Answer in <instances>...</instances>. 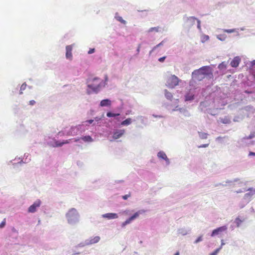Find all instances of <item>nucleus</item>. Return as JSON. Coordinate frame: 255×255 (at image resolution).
<instances>
[{"mask_svg": "<svg viewBox=\"0 0 255 255\" xmlns=\"http://www.w3.org/2000/svg\"><path fill=\"white\" fill-rule=\"evenodd\" d=\"M192 79L190 82V85L193 86L196 81H201L205 78L211 79L213 77V69L210 66H205L194 70L192 73Z\"/></svg>", "mask_w": 255, "mask_h": 255, "instance_id": "nucleus-1", "label": "nucleus"}, {"mask_svg": "<svg viewBox=\"0 0 255 255\" xmlns=\"http://www.w3.org/2000/svg\"><path fill=\"white\" fill-rule=\"evenodd\" d=\"M87 87L90 89L87 90V93L88 95L92 93L98 94L105 87V83L97 77L89 78L87 80Z\"/></svg>", "mask_w": 255, "mask_h": 255, "instance_id": "nucleus-2", "label": "nucleus"}, {"mask_svg": "<svg viewBox=\"0 0 255 255\" xmlns=\"http://www.w3.org/2000/svg\"><path fill=\"white\" fill-rule=\"evenodd\" d=\"M65 218L69 225L75 226L79 223L80 216L76 209L72 208L69 209L66 213Z\"/></svg>", "mask_w": 255, "mask_h": 255, "instance_id": "nucleus-3", "label": "nucleus"}, {"mask_svg": "<svg viewBox=\"0 0 255 255\" xmlns=\"http://www.w3.org/2000/svg\"><path fill=\"white\" fill-rule=\"evenodd\" d=\"M245 191H248V192L246 193L240 203V207L243 208L248 204L252 199L254 195L255 194V188H249L248 189H245Z\"/></svg>", "mask_w": 255, "mask_h": 255, "instance_id": "nucleus-4", "label": "nucleus"}, {"mask_svg": "<svg viewBox=\"0 0 255 255\" xmlns=\"http://www.w3.org/2000/svg\"><path fill=\"white\" fill-rule=\"evenodd\" d=\"M197 18L194 16L184 17L183 28L188 32L190 28L195 24Z\"/></svg>", "mask_w": 255, "mask_h": 255, "instance_id": "nucleus-5", "label": "nucleus"}, {"mask_svg": "<svg viewBox=\"0 0 255 255\" xmlns=\"http://www.w3.org/2000/svg\"><path fill=\"white\" fill-rule=\"evenodd\" d=\"M145 212V210H140L134 214H133L130 217L128 218L125 222H123L121 224V227L122 228H125V227L129 224H130L133 221L137 219L140 215L142 214Z\"/></svg>", "mask_w": 255, "mask_h": 255, "instance_id": "nucleus-6", "label": "nucleus"}, {"mask_svg": "<svg viewBox=\"0 0 255 255\" xmlns=\"http://www.w3.org/2000/svg\"><path fill=\"white\" fill-rule=\"evenodd\" d=\"M125 132L126 130L124 129H114L110 134V135H111L110 138H112L111 140H116L119 139L125 134Z\"/></svg>", "mask_w": 255, "mask_h": 255, "instance_id": "nucleus-7", "label": "nucleus"}, {"mask_svg": "<svg viewBox=\"0 0 255 255\" xmlns=\"http://www.w3.org/2000/svg\"><path fill=\"white\" fill-rule=\"evenodd\" d=\"M181 80H180L175 75H172L169 77L166 82V85L170 88H174L176 86L178 85L179 82Z\"/></svg>", "mask_w": 255, "mask_h": 255, "instance_id": "nucleus-8", "label": "nucleus"}, {"mask_svg": "<svg viewBox=\"0 0 255 255\" xmlns=\"http://www.w3.org/2000/svg\"><path fill=\"white\" fill-rule=\"evenodd\" d=\"M28 156H29V154L27 153H24V156H23V158H21V157L17 158V157H16L14 159V160L17 161V163H13V165L14 166H15V165H16L17 164H21V163H28L31 160L30 158H28Z\"/></svg>", "mask_w": 255, "mask_h": 255, "instance_id": "nucleus-9", "label": "nucleus"}, {"mask_svg": "<svg viewBox=\"0 0 255 255\" xmlns=\"http://www.w3.org/2000/svg\"><path fill=\"white\" fill-rule=\"evenodd\" d=\"M41 201L39 199L36 200L28 208L27 212L30 213H34L36 212L37 209L40 206Z\"/></svg>", "mask_w": 255, "mask_h": 255, "instance_id": "nucleus-10", "label": "nucleus"}, {"mask_svg": "<svg viewBox=\"0 0 255 255\" xmlns=\"http://www.w3.org/2000/svg\"><path fill=\"white\" fill-rule=\"evenodd\" d=\"M228 229V227L227 225L223 226L220 227H218L216 228V229H214L213 230L211 236V237H214L217 235H220L222 232H226L227 231Z\"/></svg>", "mask_w": 255, "mask_h": 255, "instance_id": "nucleus-11", "label": "nucleus"}, {"mask_svg": "<svg viewBox=\"0 0 255 255\" xmlns=\"http://www.w3.org/2000/svg\"><path fill=\"white\" fill-rule=\"evenodd\" d=\"M101 238L99 236L91 237L86 240V244L88 246L98 243Z\"/></svg>", "mask_w": 255, "mask_h": 255, "instance_id": "nucleus-12", "label": "nucleus"}, {"mask_svg": "<svg viewBox=\"0 0 255 255\" xmlns=\"http://www.w3.org/2000/svg\"><path fill=\"white\" fill-rule=\"evenodd\" d=\"M79 134L81 133L79 129L78 126L72 127L67 132V135L72 136H74Z\"/></svg>", "mask_w": 255, "mask_h": 255, "instance_id": "nucleus-13", "label": "nucleus"}, {"mask_svg": "<svg viewBox=\"0 0 255 255\" xmlns=\"http://www.w3.org/2000/svg\"><path fill=\"white\" fill-rule=\"evenodd\" d=\"M157 157L159 159H163L166 162V165H169L170 163L169 159L167 157L165 153L163 151H160L157 153Z\"/></svg>", "mask_w": 255, "mask_h": 255, "instance_id": "nucleus-14", "label": "nucleus"}, {"mask_svg": "<svg viewBox=\"0 0 255 255\" xmlns=\"http://www.w3.org/2000/svg\"><path fill=\"white\" fill-rule=\"evenodd\" d=\"M72 49H73V45H67L66 47L65 56H66V58L67 59H68L69 60H72V57H73L72 53Z\"/></svg>", "mask_w": 255, "mask_h": 255, "instance_id": "nucleus-15", "label": "nucleus"}, {"mask_svg": "<svg viewBox=\"0 0 255 255\" xmlns=\"http://www.w3.org/2000/svg\"><path fill=\"white\" fill-rule=\"evenodd\" d=\"M48 144L53 147H61L64 144L63 140L60 141L55 138H53V141H50Z\"/></svg>", "mask_w": 255, "mask_h": 255, "instance_id": "nucleus-16", "label": "nucleus"}, {"mask_svg": "<svg viewBox=\"0 0 255 255\" xmlns=\"http://www.w3.org/2000/svg\"><path fill=\"white\" fill-rule=\"evenodd\" d=\"M102 217L104 218H106L109 220L117 219L119 217L118 215L115 213H108L104 214L102 215Z\"/></svg>", "mask_w": 255, "mask_h": 255, "instance_id": "nucleus-17", "label": "nucleus"}, {"mask_svg": "<svg viewBox=\"0 0 255 255\" xmlns=\"http://www.w3.org/2000/svg\"><path fill=\"white\" fill-rule=\"evenodd\" d=\"M184 97L185 101H192L194 99V93L190 91L185 95Z\"/></svg>", "mask_w": 255, "mask_h": 255, "instance_id": "nucleus-18", "label": "nucleus"}, {"mask_svg": "<svg viewBox=\"0 0 255 255\" xmlns=\"http://www.w3.org/2000/svg\"><path fill=\"white\" fill-rule=\"evenodd\" d=\"M240 58L239 57H235L233 60L231 62V65L232 67H237L240 63Z\"/></svg>", "mask_w": 255, "mask_h": 255, "instance_id": "nucleus-19", "label": "nucleus"}, {"mask_svg": "<svg viewBox=\"0 0 255 255\" xmlns=\"http://www.w3.org/2000/svg\"><path fill=\"white\" fill-rule=\"evenodd\" d=\"M112 104V101L109 99H106L101 101L100 106L101 107H109Z\"/></svg>", "mask_w": 255, "mask_h": 255, "instance_id": "nucleus-20", "label": "nucleus"}, {"mask_svg": "<svg viewBox=\"0 0 255 255\" xmlns=\"http://www.w3.org/2000/svg\"><path fill=\"white\" fill-rule=\"evenodd\" d=\"M177 232L179 234H181L182 236H185L191 232V229L182 228L179 229L177 231Z\"/></svg>", "mask_w": 255, "mask_h": 255, "instance_id": "nucleus-21", "label": "nucleus"}, {"mask_svg": "<svg viewBox=\"0 0 255 255\" xmlns=\"http://www.w3.org/2000/svg\"><path fill=\"white\" fill-rule=\"evenodd\" d=\"M78 126L81 134L88 129V124H86V123H84V122L81 125H79Z\"/></svg>", "mask_w": 255, "mask_h": 255, "instance_id": "nucleus-22", "label": "nucleus"}, {"mask_svg": "<svg viewBox=\"0 0 255 255\" xmlns=\"http://www.w3.org/2000/svg\"><path fill=\"white\" fill-rule=\"evenodd\" d=\"M179 112L181 114H182L184 117H189L190 116V114L189 112V111L184 108H181L180 109Z\"/></svg>", "mask_w": 255, "mask_h": 255, "instance_id": "nucleus-23", "label": "nucleus"}, {"mask_svg": "<svg viewBox=\"0 0 255 255\" xmlns=\"http://www.w3.org/2000/svg\"><path fill=\"white\" fill-rule=\"evenodd\" d=\"M132 120L131 118H128L125 120L122 121L121 125L122 126H128L131 124Z\"/></svg>", "mask_w": 255, "mask_h": 255, "instance_id": "nucleus-24", "label": "nucleus"}, {"mask_svg": "<svg viewBox=\"0 0 255 255\" xmlns=\"http://www.w3.org/2000/svg\"><path fill=\"white\" fill-rule=\"evenodd\" d=\"M81 139H82L84 141L87 142H92L94 140L90 135L83 136L81 138Z\"/></svg>", "mask_w": 255, "mask_h": 255, "instance_id": "nucleus-25", "label": "nucleus"}, {"mask_svg": "<svg viewBox=\"0 0 255 255\" xmlns=\"http://www.w3.org/2000/svg\"><path fill=\"white\" fill-rule=\"evenodd\" d=\"M153 31L155 32H161V28L159 26L153 27L150 28L147 31L148 32H151Z\"/></svg>", "mask_w": 255, "mask_h": 255, "instance_id": "nucleus-26", "label": "nucleus"}, {"mask_svg": "<svg viewBox=\"0 0 255 255\" xmlns=\"http://www.w3.org/2000/svg\"><path fill=\"white\" fill-rule=\"evenodd\" d=\"M243 222V220L240 219L239 217H237L234 220L233 224H235L237 227H239Z\"/></svg>", "mask_w": 255, "mask_h": 255, "instance_id": "nucleus-27", "label": "nucleus"}, {"mask_svg": "<svg viewBox=\"0 0 255 255\" xmlns=\"http://www.w3.org/2000/svg\"><path fill=\"white\" fill-rule=\"evenodd\" d=\"M238 29H222V30L223 32H227L228 33H233V32H237V35H239V32L238 31Z\"/></svg>", "mask_w": 255, "mask_h": 255, "instance_id": "nucleus-28", "label": "nucleus"}, {"mask_svg": "<svg viewBox=\"0 0 255 255\" xmlns=\"http://www.w3.org/2000/svg\"><path fill=\"white\" fill-rule=\"evenodd\" d=\"M115 18L123 24H126L127 22L126 20L123 19L122 17L118 15V13H116L115 16Z\"/></svg>", "mask_w": 255, "mask_h": 255, "instance_id": "nucleus-29", "label": "nucleus"}, {"mask_svg": "<svg viewBox=\"0 0 255 255\" xmlns=\"http://www.w3.org/2000/svg\"><path fill=\"white\" fill-rule=\"evenodd\" d=\"M227 63L225 61L222 62L218 65V68L220 70H225L227 68Z\"/></svg>", "mask_w": 255, "mask_h": 255, "instance_id": "nucleus-30", "label": "nucleus"}, {"mask_svg": "<svg viewBox=\"0 0 255 255\" xmlns=\"http://www.w3.org/2000/svg\"><path fill=\"white\" fill-rule=\"evenodd\" d=\"M174 103H175V107H173L171 109L172 111H179V112L180 109L181 108H179V106L178 105V103H179V100L178 99H176L175 100V101H174Z\"/></svg>", "mask_w": 255, "mask_h": 255, "instance_id": "nucleus-31", "label": "nucleus"}, {"mask_svg": "<svg viewBox=\"0 0 255 255\" xmlns=\"http://www.w3.org/2000/svg\"><path fill=\"white\" fill-rule=\"evenodd\" d=\"M164 95L166 98L168 100H171L172 98L173 95L172 93L168 91L167 90H164Z\"/></svg>", "mask_w": 255, "mask_h": 255, "instance_id": "nucleus-32", "label": "nucleus"}, {"mask_svg": "<svg viewBox=\"0 0 255 255\" xmlns=\"http://www.w3.org/2000/svg\"><path fill=\"white\" fill-rule=\"evenodd\" d=\"M198 134L199 136L201 139H206L207 138L208 134L207 133L201 132V131H198Z\"/></svg>", "mask_w": 255, "mask_h": 255, "instance_id": "nucleus-33", "label": "nucleus"}, {"mask_svg": "<svg viewBox=\"0 0 255 255\" xmlns=\"http://www.w3.org/2000/svg\"><path fill=\"white\" fill-rule=\"evenodd\" d=\"M246 140V137H245L240 139L238 142L239 146L242 147V146H245Z\"/></svg>", "mask_w": 255, "mask_h": 255, "instance_id": "nucleus-34", "label": "nucleus"}, {"mask_svg": "<svg viewBox=\"0 0 255 255\" xmlns=\"http://www.w3.org/2000/svg\"><path fill=\"white\" fill-rule=\"evenodd\" d=\"M217 38L220 41H224L227 38V35L225 34H219L217 35Z\"/></svg>", "mask_w": 255, "mask_h": 255, "instance_id": "nucleus-35", "label": "nucleus"}, {"mask_svg": "<svg viewBox=\"0 0 255 255\" xmlns=\"http://www.w3.org/2000/svg\"><path fill=\"white\" fill-rule=\"evenodd\" d=\"M137 119L139 120L140 121V122L141 124L145 125H146V121L147 120V118L141 116H139L136 118Z\"/></svg>", "mask_w": 255, "mask_h": 255, "instance_id": "nucleus-36", "label": "nucleus"}, {"mask_svg": "<svg viewBox=\"0 0 255 255\" xmlns=\"http://www.w3.org/2000/svg\"><path fill=\"white\" fill-rule=\"evenodd\" d=\"M120 115V114L119 113L114 114V113H112L111 112H108L107 113V116L108 117H109V118L116 117H118V116H119Z\"/></svg>", "mask_w": 255, "mask_h": 255, "instance_id": "nucleus-37", "label": "nucleus"}, {"mask_svg": "<svg viewBox=\"0 0 255 255\" xmlns=\"http://www.w3.org/2000/svg\"><path fill=\"white\" fill-rule=\"evenodd\" d=\"M221 122L225 124H229L231 123L230 120L228 117H225L221 120Z\"/></svg>", "mask_w": 255, "mask_h": 255, "instance_id": "nucleus-38", "label": "nucleus"}, {"mask_svg": "<svg viewBox=\"0 0 255 255\" xmlns=\"http://www.w3.org/2000/svg\"><path fill=\"white\" fill-rule=\"evenodd\" d=\"M209 39V36L207 35H203L201 37V42L204 43Z\"/></svg>", "mask_w": 255, "mask_h": 255, "instance_id": "nucleus-39", "label": "nucleus"}, {"mask_svg": "<svg viewBox=\"0 0 255 255\" xmlns=\"http://www.w3.org/2000/svg\"><path fill=\"white\" fill-rule=\"evenodd\" d=\"M86 246H88L86 244V240L84 242H82L78 244L75 246V248H83Z\"/></svg>", "mask_w": 255, "mask_h": 255, "instance_id": "nucleus-40", "label": "nucleus"}, {"mask_svg": "<svg viewBox=\"0 0 255 255\" xmlns=\"http://www.w3.org/2000/svg\"><path fill=\"white\" fill-rule=\"evenodd\" d=\"M26 87V83H23L20 87L19 94H22L23 93L22 91L25 89Z\"/></svg>", "mask_w": 255, "mask_h": 255, "instance_id": "nucleus-41", "label": "nucleus"}, {"mask_svg": "<svg viewBox=\"0 0 255 255\" xmlns=\"http://www.w3.org/2000/svg\"><path fill=\"white\" fill-rule=\"evenodd\" d=\"M196 21L197 23V28L199 29V30L200 31H201V21L199 19L197 18V20Z\"/></svg>", "mask_w": 255, "mask_h": 255, "instance_id": "nucleus-42", "label": "nucleus"}, {"mask_svg": "<svg viewBox=\"0 0 255 255\" xmlns=\"http://www.w3.org/2000/svg\"><path fill=\"white\" fill-rule=\"evenodd\" d=\"M221 250V248H219L215 250L214 252L210 254V255H217L218 253Z\"/></svg>", "mask_w": 255, "mask_h": 255, "instance_id": "nucleus-43", "label": "nucleus"}, {"mask_svg": "<svg viewBox=\"0 0 255 255\" xmlns=\"http://www.w3.org/2000/svg\"><path fill=\"white\" fill-rule=\"evenodd\" d=\"M165 42V40L164 39V40H162L160 43H159V44L156 45L155 46H154L153 47V49H156L157 47L163 45V44H164Z\"/></svg>", "mask_w": 255, "mask_h": 255, "instance_id": "nucleus-44", "label": "nucleus"}, {"mask_svg": "<svg viewBox=\"0 0 255 255\" xmlns=\"http://www.w3.org/2000/svg\"><path fill=\"white\" fill-rule=\"evenodd\" d=\"M202 240V236H200L194 241V243L196 244H198V243L201 242Z\"/></svg>", "mask_w": 255, "mask_h": 255, "instance_id": "nucleus-45", "label": "nucleus"}, {"mask_svg": "<svg viewBox=\"0 0 255 255\" xmlns=\"http://www.w3.org/2000/svg\"><path fill=\"white\" fill-rule=\"evenodd\" d=\"M238 181H239V179L236 178V179H234V180H227L226 181V183H228V184H230V183H233L234 182H238Z\"/></svg>", "mask_w": 255, "mask_h": 255, "instance_id": "nucleus-46", "label": "nucleus"}, {"mask_svg": "<svg viewBox=\"0 0 255 255\" xmlns=\"http://www.w3.org/2000/svg\"><path fill=\"white\" fill-rule=\"evenodd\" d=\"M105 83V86L107 84L108 81V77L107 75H105L104 80H102Z\"/></svg>", "mask_w": 255, "mask_h": 255, "instance_id": "nucleus-47", "label": "nucleus"}, {"mask_svg": "<svg viewBox=\"0 0 255 255\" xmlns=\"http://www.w3.org/2000/svg\"><path fill=\"white\" fill-rule=\"evenodd\" d=\"M94 120H89L85 122H84V123H86V124H88V126L89 124H91L93 123Z\"/></svg>", "mask_w": 255, "mask_h": 255, "instance_id": "nucleus-48", "label": "nucleus"}, {"mask_svg": "<svg viewBox=\"0 0 255 255\" xmlns=\"http://www.w3.org/2000/svg\"><path fill=\"white\" fill-rule=\"evenodd\" d=\"M5 225V219L2 221V222L0 224V228H3Z\"/></svg>", "mask_w": 255, "mask_h": 255, "instance_id": "nucleus-49", "label": "nucleus"}, {"mask_svg": "<svg viewBox=\"0 0 255 255\" xmlns=\"http://www.w3.org/2000/svg\"><path fill=\"white\" fill-rule=\"evenodd\" d=\"M95 48H90V49H89V50L88 51V53L89 54H92V53H94V52H95Z\"/></svg>", "mask_w": 255, "mask_h": 255, "instance_id": "nucleus-50", "label": "nucleus"}, {"mask_svg": "<svg viewBox=\"0 0 255 255\" xmlns=\"http://www.w3.org/2000/svg\"><path fill=\"white\" fill-rule=\"evenodd\" d=\"M130 196V194H127V195H125L124 196H123V199L124 200H127L128 199V197H129Z\"/></svg>", "mask_w": 255, "mask_h": 255, "instance_id": "nucleus-51", "label": "nucleus"}, {"mask_svg": "<svg viewBox=\"0 0 255 255\" xmlns=\"http://www.w3.org/2000/svg\"><path fill=\"white\" fill-rule=\"evenodd\" d=\"M166 56H163V57H160L158 59V61L160 62H163L166 59Z\"/></svg>", "mask_w": 255, "mask_h": 255, "instance_id": "nucleus-52", "label": "nucleus"}, {"mask_svg": "<svg viewBox=\"0 0 255 255\" xmlns=\"http://www.w3.org/2000/svg\"><path fill=\"white\" fill-rule=\"evenodd\" d=\"M208 145H209L208 143H207V144H202V145L199 146L198 148H205V147H208Z\"/></svg>", "mask_w": 255, "mask_h": 255, "instance_id": "nucleus-53", "label": "nucleus"}, {"mask_svg": "<svg viewBox=\"0 0 255 255\" xmlns=\"http://www.w3.org/2000/svg\"><path fill=\"white\" fill-rule=\"evenodd\" d=\"M72 139H70L68 140H63L64 144H68L70 142V141L72 140Z\"/></svg>", "mask_w": 255, "mask_h": 255, "instance_id": "nucleus-54", "label": "nucleus"}, {"mask_svg": "<svg viewBox=\"0 0 255 255\" xmlns=\"http://www.w3.org/2000/svg\"><path fill=\"white\" fill-rule=\"evenodd\" d=\"M255 136V135L253 134H250L248 136H247L246 137V139H252Z\"/></svg>", "mask_w": 255, "mask_h": 255, "instance_id": "nucleus-55", "label": "nucleus"}, {"mask_svg": "<svg viewBox=\"0 0 255 255\" xmlns=\"http://www.w3.org/2000/svg\"><path fill=\"white\" fill-rule=\"evenodd\" d=\"M35 101L34 100H31L29 102V104L31 106H33L35 104Z\"/></svg>", "mask_w": 255, "mask_h": 255, "instance_id": "nucleus-56", "label": "nucleus"}, {"mask_svg": "<svg viewBox=\"0 0 255 255\" xmlns=\"http://www.w3.org/2000/svg\"><path fill=\"white\" fill-rule=\"evenodd\" d=\"M249 156H255V152L250 151L249 153Z\"/></svg>", "mask_w": 255, "mask_h": 255, "instance_id": "nucleus-57", "label": "nucleus"}, {"mask_svg": "<svg viewBox=\"0 0 255 255\" xmlns=\"http://www.w3.org/2000/svg\"><path fill=\"white\" fill-rule=\"evenodd\" d=\"M225 245V243H224V241L223 240H221V245L220 248H222V247Z\"/></svg>", "mask_w": 255, "mask_h": 255, "instance_id": "nucleus-58", "label": "nucleus"}, {"mask_svg": "<svg viewBox=\"0 0 255 255\" xmlns=\"http://www.w3.org/2000/svg\"><path fill=\"white\" fill-rule=\"evenodd\" d=\"M244 191H245L244 190ZM243 192H244V191L243 190H242V189H239V190L235 191V192L237 193H242Z\"/></svg>", "mask_w": 255, "mask_h": 255, "instance_id": "nucleus-59", "label": "nucleus"}, {"mask_svg": "<svg viewBox=\"0 0 255 255\" xmlns=\"http://www.w3.org/2000/svg\"><path fill=\"white\" fill-rule=\"evenodd\" d=\"M235 226H236V225H235V224H234V225H231L230 226V228L231 229V230H234V229H235Z\"/></svg>", "mask_w": 255, "mask_h": 255, "instance_id": "nucleus-60", "label": "nucleus"}, {"mask_svg": "<svg viewBox=\"0 0 255 255\" xmlns=\"http://www.w3.org/2000/svg\"><path fill=\"white\" fill-rule=\"evenodd\" d=\"M12 231L13 232V233H15L16 234H17V231L14 228H13L12 229Z\"/></svg>", "mask_w": 255, "mask_h": 255, "instance_id": "nucleus-61", "label": "nucleus"}, {"mask_svg": "<svg viewBox=\"0 0 255 255\" xmlns=\"http://www.w3.org/2000/svg\"><path fill=\"white\" fill-rule=\"evenodd\" d=\"M140 51V45H139L136 49L137 53H138Z\"/></svg>", "mask_w": 255, "mask_h": 255, "instance_id": "nucleus-62", "label": "nucleus"}, {"mask_svg": "<svg viewBox=\"0 0 255 255\" xmlns=\"http://www.w3.org/2000/svg\"><path fill=\"white\" fill-rule=\"evenodd\" d=\"M155 49H153V48L152 49V50L150 51V52H149V55H151V53L153 52V51H154V50H155Z\"/></svg>", "mask_w": 255, "mask_h": 255, "instance_id": "nucleus-63", "label": "nucleus"}, {"mask_svg": "<svg viewBox=\"0 0 255 255\" xmlns=\"http://www.w3.org/2000/svg\"><path fill=\"white\" fill-rule=\"evenodd\" d=\"M252 65L254 66L255 65V60H254L252 62Z\"/></svg>", "mask_w": 255, "mask_h": 255, "instance_id": "nucleus-64", "label": "nucleus"}]
</instances>
